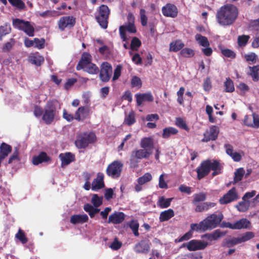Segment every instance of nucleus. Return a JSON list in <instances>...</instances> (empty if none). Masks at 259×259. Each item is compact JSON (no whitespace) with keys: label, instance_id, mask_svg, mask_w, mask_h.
I'll return each mask as SVG.
<instances>
[{"label":"nucleus","instance_id":"f257e3e1","mask_svg":"<svg viewBox=\"0 0 259 259\" xmlns=\"http://www.w3.org/2000/svg\"><path fill=\"white\" fill-rule=\"evenodd\" d=\"M239 15L236 6L233 4H226L222 6L216 13V20L221 26H227L233 25Z\"/></svg>","mask_w":259,"mask_h":259},{"label":"nucleus","instance_id":"f03ea898","mask_svg":"<svg viewBox=\"0 0 259 259\" xmlns=\"http://www.w3.org/2000/svg\"><path fill=\"white\" fill-rule=\"evenodd\" d=\"M154 140L151 137H145L140 141L141 149H137L133 151L130 158L131 166L135 167L137 166L138 161L136 159H148L152 154L154 148Z\"/></svg>","mask_w":259,"mask_h":259},{"label":"nucleus","instance_id":"7ed1b4c3","mask_svg":"<svg viewBox=\"0 0 259 259\" xmlns=\"http://www.w3.org/2000/svg\"><path fill=\"white\" fill-rule=\"evenodd\" d=\"M222 166L220 162L217 160L207 159L201 162L200 165L196 168L197 178L201 180L207 176L212 170V176L214 177L222 173Z\"/></svg>","mask_w":259,"mask_h":259},{"label":"nucleus","instance_id":"20e7f679","mask_svg":"<svg viewBox=\"0 0 259 259\" xmlns=\"http://www.w3.org/2000/svg\"><path fill=\"white\" fill-rule=\"evenodd\" d=\"M223 215L213 213L207 217L199 224H191V231L205 232L216 228L221 222Z\"/></svg>","mask_w":259,"mask_h":259},{"label":"nucleus","instance_id":"39448f33","mask_svg":"<svg viewBox=\"0 0 259 259\" xmlns=\"http://www.w3.org/2000/svg\"><path fill=\"white\" fill-rule=\"evenodd\" d=\"M97 137L94 132H84L77 135L75 145L78 149H85L90 144L95 143Z\"/></svg>","mask_w":259,"mask_h":259},{"label":"nucleus","instance_id":"423d86ee","mask_svg":"<svg viewBox=\"0 0 259 259\" xmlns=\"http://www.w3.org/2000/svg\"><path fill=\"white\" fill-rule=\"evenodd\" d=\"M110 10L105 5H102L97 9L95 18L99 25L103 29L108 27V19Z\"/></svg>","mask_w":259,"mask_h":259},{"label":"nucleus","instance_id":"0eeeda50","mask_svg":"<svg viewBox=\"0 0 259 259\" xmlns=\"http://www.w3.org/2000/svg\"><path fill=\"white\" fill-rule=\"evenodd\" d=\"M57 114L56 106L52 101H48L44 109L41 119L46 124L49 125L54 121Z\"/></svg>","mask_w":259,"mask_h":259},{"label":"nucleus","instance_id":"6e6552de","mask_svg":"<svg viewBox=\"0 0 259 259\" xmlns=\"http://www.w3.org/2000/svg\"><path fill=\"white\" fill-rule=\"evenodd\" d=\"M12 24L14 28L24 31L29 36H33L34 28L30 22L16 18L13 19Z\"/></svg>","mask_w":259,"mask_h":259},{"label":"nucleus","instance_id":"1a4fd4ad","mask_svg":"<svg viewBox=\"0 0 259 259\" xmlns=\"http://www.w3.org/2000/svg\"><path fill=\"white\" fill-rule=\"evenodd\" d=\"M123 164L121 161L115 160L109 164L106 168L107 175L113 179L118 178L120 177Z\"/></svg>","mask_w":259,"mask_h":259},{"label":"nucleus","instance_id":"9d476101","mask_svg":"<svg viewBox=\"0 0 259 259\" xmlns=\"http://www.w3.org/2000/svg\"><path fill=\"white\" fill-rule=\"evenodd\" d=\"M76 23V18L73 16L61 17L58 22V25L61 31H64L65 28H73Z\"/></svg>","mask_w":259,"mask_h":259},{"label":"nucleus","instance_id":"9b49d317","mask_svg":"<svg viewBox=\"0 0 259 259\" xmlns=\"http://www.w3.org/2000/svg\"><path fill=\"white\" fill-rule=\"evenodd\" d=\"M220 133L219 127L216 125H211L208 130L203 133L202 142H208L210 141H215Z\"/></svg>","mask_w":259,"mask_h":259},{"label":"nucleus","instance_id":"f8f14e48","mask_svg":"<svg viewBox=\"0 0 259 259\" xmlns=\"http://www.w3.org/2000/svg\"><path fill=\"white\" fill-rule=\"evenodd\" d=\"M239 198L238 193L235 187L232 188L227 193L219 199L221 204H226L237 200Z\"/></svg>","mask_w":259,"mask_h":259},{"label":"nucleus","instance_id":"ddd939ff","mask_svg":"<svg viewBox=\"0 0 259 259\" xmlns=\"http://www.w3.org/2000/svg\"><path fill=\"white\" fill-rule=\"evenodd\" d=\"M131 33H135L137 32V29L134 23H127L125 25H121L119 28V35L121 39L123 41L128 39L126 36V31Z\"/></svg>","mask_w":259,"mask_h":259},{"label":"nucleus","instance_id":"4468645a","mask_svg":"<svg viewBox=\"0 0 259 259\" xmlns=\"http://www.w3.org/2000/svg\"><path fill=\"white\" fill-rule=\"evenodd\" d=\"M161 11L163 15L166 17L175 18L178 14V9L176 5L171 3H167L162 7Z\"/></svg>","mask_w":259,"mask_h":259},{"label":"nucleus","instance_id":"2eb2a0df","mask_svg":"<svg viewBox=\"0 0 259 259\" xmlns=\"http://www.w3.org/2000/svg\"><path fill=\"white\" fill-rule=\"evenodd\" d=\"M208 245L206 242L200 240H192L187 244L184 243L183 246H187L189 251H195L197 250L204 249Z\"/></svg>","mask_w":259,"mask_h":259},{"label":"nucleus","instance_id":"dca6fc26","mask_svg":"<svg viewBox=\"0 0 259 259\" xmlns=\"http://www.w3.org/2000/svg\"><path fill=\"white\" fill-rule=\"evenodd\" d=\"M90 112L89 106H80L75 112V119L78 121H83L89 117Z\"/></svg>","mask_w":259,"mask_h":259},{"label":"nucleus","instance_id":"f3484780","mask_svg":"<svg viewBox=\"0 0 259 259\" xmlns=\"http://www.w3.org/2000/svg\"><path fill=\"white\" fill-rule=\"evenodd\" d=\"M100 71V78L103 82H107L112 74V66H101Z\"/></svg>","mask_w":259,"mask_h":259},{"label":"nucleus","instance_id":"a211bd4d","mask_svg":"<svg viewBox=\"0 0 259 259\" xmlns=\"http://www.w3.org/2000/svg\"><path fill=\"white\" fill-rule=\"evenodd\" d=\"M125 215L122 212L115 211L109 216L108 223L119 224L121 223L125 219Z\"/></svg>","mask_w":259,"mask_h":259},{"label":"nucleus","instance_id":"6ab92c4d","mask_svg":"<svg viewBox=\"0 0 259 259\" xmlns=\"http://www.w3.org/2000/svg\"><path fill=\"white\" fill-rule=\"evenodd\" d=\"M51 161V158L45 152H40L38 155L33 156L32 160V163L35 165Z\"/></svg>","mask_w":259,"mask_h":259},{"label":"nucleus","instance_id":"aec40b11","mask_svg":"<svg viewBox=\"0 0 259 259\" xmlns=\"http://www.w3.org/2000/svg\"><path fill=\"white\" fill-rule=\"evenodd\" d=\"M105 186L104 183V175L102 173L99 172L97 174V178L94 179L92 183L91 189L93 191H97Z\"/></svg>","mask_w":259,"mask_h":259},{"label":"nucleus","instance_id":"412c9836","mask_svg":"<svg viewBox=\"0 0 259 259\" xmlns=\"http://www.w3.org/2000/svg\"><path fill=\"white\" fill-rule=\"evenodd\" d=\"M150 249L148 241L142 240L136 244L134 250L137 253H147Z\"/></svg>","mask_w":259,"mask_h":259},{"label":"nucleus","instance_id":"4be33fe9","mask_svg":"<svg viewBox=\"0 0 259 259\" xmlns=\"http://www.w3.org/2000/svg\"><path fill=\"white\" fill-rule=\"evenodd\" d=\"M59 158L61 160L62 166L68 165L75 160V155L71 152L61 153L59 155Z\"/></svg>","mask_w":259,"mask_h":259},{"label":"nucleus","instance_id":"5701e85b","mask_svg":"<svg viewBox=\"0 0 259 259\" xmlns=\"http://www.w3.org/2000/svg\"><path fill=\"white\" fill-rule=\"evenodd\" d=\"M89 220V217L86 214H74L70 218V222L72 224H83Z\"/></svg>","mask_w":259,"mask_h":259},{"label":"nucleus","instance_id":"b1692460","mask_svg":"<svg viewBox=\"0 0 259 259\" xmlns=\"http://www.w3.org/2000/svg\"><path fill=\"white\" fill-rule=\"evenodd\" d=\"M196 205L195 209L196 212H202L208 210L210 208L213 207L216 205V203L210 202H205L201 203H198Z\"/></svg>","mask_w":259,"mask_h":259},{"label":"nucleus","instance_id":"393cba45","mask_svg":"<svg viewBox=\"0 0 259 259\" xmlns=\"http://www.w3.org/2000/svg\"><path fill=\"white\" fill-rule=\"evenodd\" d=\"M92 60L91 54L88 52H83L77 65H95L92 63Z\"/></svg>","mask_w":259,"mask_h":259},{"label":"nucleus","instance_id":"a878e982","mask_svg":"<svg viewBox=\"0 0 259 259\" xmlns=\"http://www.w3.org/2000/svg\"><path fill=\"white\" fill-rule=\"evenodd\" d=\"M84 210L89 213L91 218H93L95 214L100 211V209L89 203H86L83 206Z\"/></svg>","mask_w":259,"mask_h":259},{"label":"nucleus","instance_id":"bb28decb","mask_svg":"<svg viewBox=\"0 0 259 259\" xmlns=\"http://www.w3.org/2000/svg\"><path fill=\"white\" fill-rule=\"evenodd\" d=\"M175 215V213L172 209L162 211L159 216V220L161 222H165L169 220Z\"/></svg>","mask_w":259,"mask_h":259},{"label":"nucleus","instance_id":"cd10ccee","mask_svg":"<svg viewBox=\"0 0 259 259\" xmlns=\"http://www.w3.org/2000/svg\"><path fill=\"white\" fill-rule=\"evenodd\" d=\"M248 75L252 77L253 81H257L259 79V66H249Z\"/></svg>","mask_w":259,"mask_h":259},{"label":"nucleus","instance_id":"c85d7f7f","mask_svg":"<svg viewBox=\"0 0 259 259\" xmlns=\"http://www.w3.org/2000/svg\"><path fill=\"white\" fill-rule=\"evenodd\" d=\"M184 46L185 45L182 40L178 39L170 42L169 49L171 51L176 52L183 49Z\"/></svg>","mask_w":259,"mask_h":259},{"label":"nucleus","instance_id":"c756f323","mask_svg":"<svg viewBox=\"0 0 259 259\" xmlns=\"http://www.w3.org/2000/svg\"><path fill=\"white\" fill-rule=\"evenodd\" d=\"M178 133V130L173 127H165L163 130L162 137L164 139H168L171 136L176 135Z\"/></svg>","mask_w":259,"mask_h":259},{"label":"nucleus","instance_id":"7c9ffc66","mask_svg":"<svg viewBox=\"0 0 259 259\" xmlns=\"http://www.w3.org/2000/svg\"><path fill=\"white\" fill-rule=\"evenodd\" d=\"M76 69L77 70L82 69L90 74H97L99 72L97 66H76Z\"/></svg>","mask_w":259,"mask_h":259},{"label":"nucleus","instance_id":"2f4dec72","mask_svg":"<svg viewBox=\"0 0 259 259\" xmlns=\"http://www.w3.org/2000/svg\"><path fill=\"white\" fill-rule=\"evenodd\" d=\"M173 198H165L164 196H161L159 198L157 203V205L161 208H165L169 207Z\"/></svg>","mask_w":259,"mask_h":259},{"label":"nucleus","instance_id":"473e14b6","mask_svg":"<svg viewBox=\"0 0 259 259\" xmlns=\"http://www.w3.org/2000/svg\"><path fill=\"white\" fill-rule=\"evenodd\" d=\"M248 117H246L244 119V124L248 126H251L256 128L259 127V117L255 114H252L253 122H248Z\"/></svg>","mask_w":259,"mask_h":259},{"label":"nucleus","instance_id":"72a5a7b5","mask_svg":"<svg viewBox=\"0 0 259 259\" xmlns=\"http://www.w3.org/2000/svg\"><path fill=\"white\" fill-rule=\"evenodd\" d=\"M250 207L249 200H242L236 205V208L240 212H245L248 210Z\"/></svg>","mask_w":259,"mask_h":259},{"label":"nucleus","instance_id":"f704fd0d","mask_svg":"<svg viewBox=\"0 0 259 259\" xmlns=\"http://www.w3.org/2000/svg\"><path fill=\"white\" fill-rule=\"evenodd\" d=\"M245 174V170L243 168H239L236 170L234 172V178L233 182L235 184L241 181Z\"/></svg>","mask_w":259,"mask_h":259},{"label":"nucleus","instance_id":"c9c22d12","mask_svg":"<svg viewBox=\"0 0 259 259\" xmlns=\"http://www.w3.org/2000/svg\"><path fill=\"white\" fill-rule=\"evenodd\" d=\"M236 229L247 228L250 225V222L246 219H242L235 222Z\"/></svg>","mask_w":259,"mask_h":259},{"label":"nucleus","instance_id":"e433bc0d","mask_svg":"<svg viewBox=\"0 0 259 259\" xmlns=\"http://www.w3.org/2000/svg\"><path fill=\"white\" fill-rule=\"evenodd\" d=\"M11 28L9 23H6L4 25L0 26V40H2L3 36L10 33Z\"/></svg>","mask_w":259,"mask_h":259},{"label":"nucleus","instance_id":"4c0bfd02","mask_svg":"<svg viewBox=\"0 0 259 259\" xmlns=\"http://www.w3.org/2000/svg\"><path fill=\"white\" fill-rule=\"evenodd\" d=\"M195 37V39L198 41L200 45L204 47H207L209 46V42L206 36H202L200 34H197Z\"/></svg>","mask_w":259,"mask_h":259},{"label":"nucleus","instance_id":"58836bf2","mask_svg":"<svg viewBox=\"0 0 259 259\" xmlns=\"http://www.w3.org/2000/svg\"><path fill=\"white\" fill-rule=\"evenodd\" d=\"M194 198L192 200V203L194 205L198 204L200 202H203L206 199V195L205 193L200 192L194 195Z\"/></svg>","mask_w":259,"mask_h":259},{"label":"nucleus","instance_id":"ea45409f","mask_svg":"<svg viewBox=\"0 0 259 259\" xmlns=\"http://www.w3.org/2000/svg\"><path fill=\"white\" fill-rule=\"evenodd\" d=\"M91 202L93 204V206L96 207H98L102 204L103 203V197L99 196L97 194H94L92 195L91 199Z\"/></svg>","mask_w":259,"mask_h":259},{"label":"nucleus","instance_id":"a19ab883","mask_svg":"<svg viewBox=\"0 0 259 259\" xmlns=\"http://www.w3.org/2000/svg\"><path fill=\"white\" fill-rule=\"evenodd\" d=\"M136 122V119H135V114L134 111H131L128 114V115L126 116L124 120V123L130 126L132 124H133Z\"/></svg>","mask_w":259,"mask_h":259},{"label":"nucleus","instance_id":"79ce46f5","mask_svg":"<svg viewBox=\"0 0 259 259\" xmlns=\"http://www.w3.org/2000/svg\"><path fill=\"white\" fill-rule=\"evenodd\" d=\"M129 227L133 231V232L135 236H139V233L138 232L139 224L137 221L132 220L130 222Z\"/></svg>","mask_w":259,"mask_h":259},{"label":"nucleus","instance_id":"37998d69","mask_svg":"<svg viewBox=\"0 0 259 259\" xmlns=\"http://www.w3.org/2000/svg\"><path fill=\"white\" fill-rule=\"evenodd\" d=\"M152 175L150 173L147 172L143 176L139 178L137 181L139 184L143 185L145 183L150 181L152 180Z\"/></svg>","mask_w":259,"mask_h":259},{"label":"nucleus","instance_id":"c03bdc74","mask_svg":"<svg viewBox=\"0 0 259 259\" xmlns=\"http://www.w3.org/2000/svg\"><path fill=\"white\" fill-rule=\"evenodd\" d=\"M250 37L247 35H239L238 37L237 43L239 47L245 46L248 41Z\"/></svg>","mask_w":259,"mask_h":259},{"label":"nucleus","instance_id":"a18cd8bd","mask_svg":"<svg viewBox=\"0 0 259 259\" xmlns=\"http://www.w3.org/2000/svg\"><path fill=\"white\" fill-rule=\"evenodd\" d=\"M15 237L22 244H25L28 241V239L26 237L24 232L21 229H19L18 233L15 235Z\"/></svg>","mask_w":259,"mask_h":259},{"label":"nucleus","instance_id":"49530a36","mask_svg":"<svg viewBox=\"0 0 259 259\" xmlns=\"http://www.w3.org/2000/svg\"><path fill=\"white\" fill-rule=\"evenodd\" d=\"M180 54L182 56L186 58L192 57L195 54L194 51L192 49L188 48L182 49L180 51Z\"/></svg>","mask_w":259,"mask_h":259},{"label":"nucleus","instance_id":"de8ad7c7","mask_svg":"<svg viewBox=\"0 0 259 259\" xmlns=\"http://www.w3.org/2000/svg\"><path fill=\"white\" fill-rule=\"evenodd\" d=\"M225 86L226 92L232 93L235 90L233 82L230 78L226 79L225 82Z\"/></svg>","mask_w":259,"mask_h":259},{"label":"nucleus","instance_id":"09e8293b","mask_svg":"<svg viewBox=\"0 0 259 259\" xmlns=\"http://www.w3.org/2000/svg\"><path fill=\"white\" fill-rule=\"evenodd\" d=\"M240 243L239 238H233L231 239L226 240L223 246L231 247L236 244Z\"/></svg>","mask_w":259,"mask_h":259},{"label":"nucleus","instance_id":"8fccbe9b","mask_svg":"<svg viewBox=\"0 0 259 259\" xmlns=\"http://www.w3.org/2000/svg\"><path fill=\"white\" fill-rule=\"evenodd\" d=\"M254 237V234L252 232H247L243 234L241 237H238L240 243L242 242H246Z\"/></svg>","mask_w":259,"mask_h":259},{"label":"nucleus","instance_id":"3c124183","mask_svg":"<svg viewBox=\"0 0 259 259\" xmlns=\"http://www.w3.org/2000/svg\"><path fill=\"white\" fill-rule=\"evenodd\" d=\"M142 85V82L139 77L134 76L132 77L131 79V87L132 88L137 87L140 89L141 88Z\"/></svg>","mask_w":259,"mask_h":259},{"label":"nucleus","instance_id":"603ef678","mask_svg":"<svg viewBox=\"0 0 259 259\" xmlns=\"http://www.w3.org/2000/svg\"><path fill=\"white\" fill-rule=\"evenodd\" d=\"M176 124L179 127L184 129L187 131L189 130V128L187 125L186 122L181 117H178L176 120Z\"/></svg>","mask_w":259,"mask_h":259},{"label":"nucleus","instance_id":"864d4df0","mask_svg":"<svg viewBox=\"0 0 259 259\" xmlns=\"http://www.w3.org/2000/svg\"><path fill=\"white\" fill-rule=\"evenodd\" d=\"M141 45V42L138 38L136 37L133 38L131 43V48L132 50H138Z\"/></svg>","mask_w":259,"mask_h":259},{"label":"nucleus","instance_id":"5fc2aeb1","mask_svg":"<svg viewBox=\"0 0 259 259\" xmlns=\"http://www.w3.org/2000/svg\"><path fill=\"white\" fill-rule=\"evenodd\" d=\"M44 61V58L39 55H34L30 58V62L34 65H40Z\"/></svg>","mask_w":259,"mask_h":259},{"label":"nucleus","instance_id":"6e6d98bb","mask_svg":"<svg viewBox=\"0 0 259 259\" xmlns=\"http://www.w3.org/2000/svg\"><path fill=\"white\" fill-rule=\"evenodd\" d=\"M140 19L141 24L143 26H145L147 24L148 18L146 15V11L141 9L140 11Z\"/></svg>","mask_w":259,"mask_h":259},{"label":"nucleus","instance_id":"4d7b16f0","mask_svg":"<svg viewBox=\"0 0 259 259\" xmlns=\"http://www.w3.org/2000/svg\"><path fill=\"white\" fill-rule=\"evenodd\" d=\"M222 54L226 57L234 59L236 57V54L231 50L226 49L221 51Z\"/></svg>","mask_w":259,"mask_h":259},{"label":"nucleus","instance_id":"13d9d810","mask_svg":"<svg viewBox=\"0 0 259 259\" xmlns=\"http://www.w3.org/2000/svg\"><path fill=\"white\" fill-rule=\"evenodd\" d=\"M45 40L44 38L39 39L37 38H34V45L35 47L40 49L45 47Z\"/></svg>","mask_w":259,"mask_h":259},{"label":"nucleus","instance_id":"bf43d9fd","mask_svg":"<svg viewBox=\"0 0 259 259\" xmlns=\"http://www.w3.org/2000/svg\"><path fill=\"white\" fill-rule=\"evenodd\" d=\"M10 4L20 10L23 9L25 7L24 3L21 0H14Z\"/></svg>","mask_w":259,"mask_h":259},{"label":"nucleus","instance_id":"052dcab7","mask_svg":"<svg viewBox=\"0 0 259 259\" xmlns=\"http://www.w3.org/2000/svg\"><path fill=\"white\" fill-rule=\"evenodd\" d=\"M43 113L44 110H42L40 106L38 105H35L34 106L33 114L35 117H39L41 116L42 117Z\"/></svg>","mask_w":259,"mask_h":259},{"label":"nucleus","instance_id":"680f3d73","mask_svg":"<svg viewBox=\"0 0 259 259\" xmlns=\"http://www.w3.org/2000/svg\"><path fill=\"white\" fill-rule=\"evenodd\" d=\"M63 118L68 122L72 121L75 119V116L71 113H69L66 109H64L63 111Z\"/></svg>","mask_w":259,"mask_h":259},{"label":"nucleus","instance_id":"e2e57ef3","mask_svg":"<svg viewBox=\"0 0 259 259\" xmlns=\"http://www.w3.org/2000/svg\"><path fill=\"white\" fill-rule=\"evenodd\" d=\"M77 81V79L74 78H69L67 80L64 84V89L66 90H69L73 85V84Z\"/></svg>","mask_w":259,"mask_h":259},{"label":"nucleus","instance_id":"0e129e2a","mask_svg":"<svg viewBox=\"0 0 259 259\" xmlns=\"http://www.w3.org/2000/svg\"><path fill=\"white\" fill-rule=\"evenodd\" d=\"M14 45V40L13 38L11 39V41L7 42L6 43L3 47V51L5 52H8L10 51L12 48L13 46Z\"/></svg>","mask_w":259,"mask_h":259},{"label":"nucleus","instance_id":"69168bd1","mask_svg":"<svg viewBox=\"0 0 259 259\" xmlns=\"http://www.w3.org/2000/svg\"><path fill=\"white\" fill-rule=\"evenodd\" d=\"M19 153L17 149H16V150L14 152L12 155H11L8 160V163L11 164L14 161L17 160L19 161Z\"/></svg>","mask_w":259,"mask_h":259},{"label":"nucleus","instance_id":"338daca9","mask_svg":"<svg viewBox=\"0 0 259 259\" xmlns=\"http://www.w3.org/2000/svg\"><path fill=\"white\" fill-rule=\"evenodd\" d=\"M203 89L205 91H209L211 89V82L209 77H207L203 84Z\"/></svg>","mask_w":259,"mask_h":259},{"label":"nucleus","instance_id":"774afa93","mask_svg":"<svg viewBox=\"0 0 259 259\" xmlns=\"http://www.w3.org/2000/svg\"><path fill=\"white\" fill-rule=\"evenodd\" d=\"M245 59L248 62H251L252 63L254 64L256 62V55L255 53H252L245 56Z\"/></svg>","mask_w":259,"mask_h":259}]
</instances>
